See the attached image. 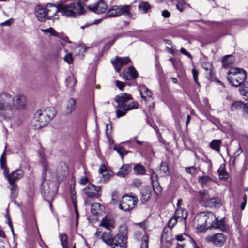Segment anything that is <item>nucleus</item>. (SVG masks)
Wrapping results in <instances>:
<instances>
[{
	"instance_id": "1",
	"label": "nucleus",
	"mask_w": 248,
	"mask_h": 248,
	"mask_svg": "<svg viewBox=\"0 0 248 248\" xmlns=\"http://www.w3.org/2000/svg\"><path fill=\"white\" fill-rule=\"evenodd\" d=\"M101 239L106 244L113 246V248H126L127 238L124 234L119 233L113 237L111 230L108 229L103 232Z\"/></svg>"
},
{
	"instance_id": "2",
	"label": "nucleus",
	"mask_w": 248,
	"mask_h": 248,
	"mask_svg": "<svg viewBox=\"0 0 248 248\" xmlns=\"http://www.w3.org/2000/svg\"><path fill=\"white\" fill-rule=\"evenodd\" d=\"M13 98L7 93L0 95V117L10 119L13 117Z\"/></svg>"
},
{
	"instance_id": "3",
	"label": "nucleus",
	"mask_w": 248,
	"mask_h": 248,
	"mask_svg": "<svg viewBox=\"0 0 248 248\" xmlns=\"http://www.w3.org/2000/svg\"><path fill=\"white\" fill-rule=\"evenodd\" d=\"M7 148V144L6 143L4 150L0 158V167L3 169V174L7 179L9 183H15V182L19 180L24 176L23 171L21 170L17 169L12 171L10 174L8 173L9 170L6 165V159L5 155Z\"/></svg>"
},
{
	"instance_id": "4",
	"label": "nucleus",
	"mask_w": 248,
	"mask_h": 248,
	"mask_svg": "<svg viewBox=\"0 0 248 248\" xmlns=\"http://www.w3.org/2000/svg\"><path fill=\"white\" fill-rule=\"evenodd\" d=\"M247 78L246 72L241 69L232 67L227 73V78L229 83L233 86L241 85Z\"/></svg>"
},
{
	"instance_id": "5",
	"label": "nucleus",
	"mask_w": 248,
	"mask_h": 248,
	"mask_svg": "<svg viewBox=\"0 0 248 248\" xmlns=\"http://www.w3.org/2000/svg\"><path fill=\"white\" fill-rule=\"evenodd\" d=\"M63 2L62 0L58 1V5L60 6V12L63 16L76 17L82 14L75 3L63 5Z\"/></svg>"
},
{
	"instance_id": "6",
	"label": "nucleus",
	"mask_w": 248,
	"mask_h": 248,
	"mask_svg": "<svg viewBox=\"0 0 248 248\" xmlns=\"http://www.w3.org/2000/svg\"><path fill=\"white\" fill-rule=\"evenodd\" d=\"M137 201L138 199L136 197L124 195L120 201L119 207L122 211H128L133 208L137 203Z\"/></svg>"
},
{
	"instance_id": "7",
	"label": "nucleus",
	"mask_w": 248,
	"mask_h": 248,
	"mask_svg": "<svg viewBox=\"0 0 248 248\" xmlns=\"http://www.w3.org/2000/svg\"><path fill=\"white\" fill-rule=\"evenodd\" d=\"M205 240L207 242L213 243L216 246L221 247L226 241V236L222 233H217L207 235Z\"/></svg>"
},
{
	"instance_id": "8",
	"label": "nucleus",
	"mask_w": 248,
	"mask_h": 248,
	"mask_svg": "<svg viewBox=\"0 0 248 248\" xmlns=\"http://www.w3.org/2000/svg\"><path fill=\"white\" fill-rule=\"evenodd\" d=\"M135 226V232H134L135 238L140 241L144 239L145 236H148L146 233V229L147 225L146 224V221L140 222V223H136Z\"/></svg>"
},
{
	"instance_id": "9",
	"label": "nucleus",
	"mask_w": 248,
	"mask_h": 248,
	"mask_svg": "<svg viewBox=\"0 0 248 248\" xmlns=\"http://www.w3.org/2000/svg\"><path fill=\"white\" fill-rule=\"evenodd\" d=\"M27 101L25 95L18 94L13 98V106L16 109L24 110L27 107Z\"/></svg>"
},
{
	"instance_id": "10",
	"label": "nucleus",
	"mask_w": 248,
	"mask_h": 248,
	"mask_svg": "<svg viewBox=\"0 0 248 248\" xmlns=\"http://www.w3.org/2000/svg\"><path fill=\"white\" fill-rule=\"evenodd\" d=\"M139 103L136 101L128 102L121 109L116 110V115L118 118L124 116L128 111L139 108Z\"/></svg>"
},
{
	"instance_id": "11",
	"label": "nucleus",
	"mask_w": 248,
	"mask_h": 248,
	"mask_svg": "<svg viewBox=\"0 0 248 248\" xmlns=\"http://www.w3.org/2000/svg\"><path fill=\"white\" fill-rule=\"evenodd\" d=\"M89 9L97 14L104 13L107 9V5L103 0H99L98 2L88 6Z\"/></svg>"
},
{
	"instance_id": "12",
	"label": "nucleus",
	"mask_w": 248,
	"mask_h": 248,
	"mask_svg": "<svg viewBox=\"0 0 248 248\" xmlns=\"http://www.w3.org/2000/svg\"><path fill=\"white\" fill-rule=\"evenodd\" d=\"M100 189L99 186L90 184L84 188L83 191L85 194L89 197H98L100 195Z\"/></svg>"
},
{
	"instance_id": "13",
	"label": "nucleus",
	"mask_w": 248,
	"mask_h": 248,
	"mask_svg": "<svg viewBox=\"0 0 248 248\" xmlns=\"http://www.w3.org/2000/svg\"><path fill=\"white\" fill-rule=\"evenodd\" d=\"M132 100L131 95L126 93H122L116 96L115 101L117 103V107L120 109H122L126 104Z\"/></svg>"
},
{
	"instance_id": "14",
	"label": "nucleus",
	"mask_w": 248,
	"mask_h": 248,
	"mask_svg": "<svg viewBox=\"0 0 248 248\" xmlns=\"http://www.w3.org/2000/svg\"><path fill=\"white\" fill-rule=\"evenodd\" d=\"M117 72H119L122 66L131 62L128 57H120L117 56L115 59L111 62Z\"/></svg>"
},
{
	"instance_id": "15",
	"label": "nucleus",
	"mask_w": 248,
	"mask_h": 248,
	"mask_svg": "<svg viewBox=\"0 0 248 248\" xmlns=\"http://www.w3.org/2000/svg\"><path fill=\"white\" fill-rule=\"evenodd\" d=\"M46 15L47 16V19H51L57 14L58 12H60V6L58 5V2L56 4L52 3H48L46 6Z\"/></svg>"
},
{
	"instance_id": "16",
	"label": "nucleus",
	"mask_w": 248,
	"mask_h": 248,
	"mask_svg": "<svg viewBox=\"0 0 248 248\" xmlns=\"http://www.w3.org/2000/svg\"><path fill=\"white\" fill-rule=\"evenodd\" d=\"M124 76L127 80H133L138 76V72L133 66H129L123 71Z\"/></svg>"
},
{
	"instance_id": "17",
	"label": "nucleus",
	"mask_w": 248,
	"mask_h": 248,
	"mask_svg": "<svg viewBox=\"0 0 248 248\" xmlns=\"http://www.w3.org/2000/svg\"><path fill=\"white\" fill-rule=\"evenodd\" d=\"M206 219L204 218L203 212L200 213L197 216V229L198 231L202 232L207 229L206 227Z\"/></svg>"
},
{
	"instance_id": "18",
	"label": "nucleus",
	"mask_w": 248,
	"mask_h": 248,
	"mask_svg": "<svg viewBox=\"0 0 248 248\" xmlns=\"http://www.w3.org/2000/svg\"><path fill=\"white\" fill-rule=\"evenodd\" d=\"M139 91L142 99L144 101H148L152 98V91L145 85H140L139 87Z\"/></svg>"
},
{
	"instance_id": "19",
	"label": "nucleus",
	"mask_w": 248,
	"mask_h": 248,
	"mask_svg": "<svg viewBox=\"0 0 248 248\" xmlns=\"http://www.w3.org/2000/svg\"><path fill=\"white\" fill-rule=\"evenodd\" d=\"M35 14L37 18L40 21H44L47 19L48 15H46V9L40 5L36 6Z\"/></svg>"
},
{
	"instance_id": "20",
	"label": "nucleus",
	"mask_w": 248,
	"mask_h": 248,
	"mask_svg": "<svg viewBox=\"0 0 248 248\" xmlns=\"http://www.w3.org/2000/svg\"><path fill=\"white\" fill-rule=\"evenodd\" d=\"M46 120V118L43 110H38L34 114L32 123L35 124H48L47 122H45Z\"/></svg>"
},
{
	"instance_id": "21",
	"label": "nucleus",
	"mask_w": 248,
	"mask_h": 248,
	"mask_svg": "<svg viewBox=\"0 0 248 248\" xmlns=\"http://www.w3.org/2000/svg\"><path fill=\"white\" fill-rule=\"evenodd\" d=\"M119 11L120 16L123 15L129 18L133 16L131 5H119Z\"/></svg>"
},
{
	"instance_id": "22",
	"label": "nucleus",
	"mask_w": 248,
	"mask_h": 248,
	"mask_svg": "<svg viewBox=\"0 0 248 248\" xmlns=\"http://www.w3.org/2000/svg\"><path fill=\"white\" fill-rule=\"evenodd\" d=\"M174 216L178 220H179V221H183L186 225V219L187 217V213L186 210L181 207H178L175 211Z\"/></svg>"
},
{
	"instance_id": "23",
	"label": "nucleus",
	"mask_w": 248,
	"mask_h": 248,
	"mask_svg": "<svg viewBox=\"0 0 248 248\" xmlns=\"http://www.w3.org/2000/svg\"><path fill=\"white\" fill-rule=\"evenodd\" d=\"M196 196L200 203H202L203 206L210 197L208 191L202 190L197 192Z\"/></svg>"
},
{
	"instance_id": "24",
	"label": "nucleus",
	"mask_w": 248,
	"mask_h": 248,
	"mask_svg": "<svg viewBox=\"0 0 248 248\" xmlns=\"http://www.w3.org/2000/svg\"><path fill=\"white\" fill-rule=\"evenodd\" d=\"M114 220L110 216H105L101 220L100 225L104 227L107 230H111L114 227Z\"/></svg>"
},
{
	"instance_id": "25",
	"label": "nucleus",
	"mask_w": 248,
	"mask_h": 248,
	"mask_svg": "<svg viewBox=\"0 0 248 248\" xmlns=\"http://www.w3.org/2000/svg\"><path fill=\"white\" fill-rule=\"evenodd\" d=\"M151 195V190L149 186H145L142 188L141 191V202L145 203L150 199Z\"/></svg>"
},
{
	"instance_id": "26",
	"label": "nucleus",
	"mask_w": 248,
	"mask_h": 248,
	"mask_svg": "<svg viewBox=\"0 0 248 248\" xmlns=\"http://www.w3.org/2000/svg\"><path fill=\"white\" fill-rule=\"evenodd\" d=\"M46 120L45 122L49 123L56 114V110L53 107H48L43 110Z\"/></svg>"
},
{
	"instance_id": "27",
	"label": "nucleus",
	"mask_w": 248,
	"mask_h": 248,
	"mask_svg": "<svg viewBox=\"0 0 248 248\" xmlns=\"http://www.w3.org/2000/svg\"><path fill=\"white\" fill-rule=\"evenodd\" d=\"M132 170L130 164H126L123 165L117 173V175L120 177H124L128 175Z\"/></svg>"
},
{
	"instance_id": "28",
	"label": "nucleus",
	"mask_w": 248,
	"mask_h": 248,
	"mask_svg": "<svg viewBox=\"0 0 248 248\" xmlns=\"http://www.w3.org/2000/svg\"><path fill=\"white\" fill-rule=\"evenodd\" d=\"M205 220H206V223L207 224V228H211L212 225L213 224L215 221L216 220V217L214 214L211 212H203Z\"/></svg>"
},
{
	"instance_id": "29",
	"label": "nucleus",
	"mask_w": 248,
	"mask_h": 248,
	"mask_svg": "<svg viewBox=\"0 0 248 248\" xmlns=\"http://www.w3.org/2000/svg\"><path fill=\"white\" fill-rule=\"evenodd\" d=\"M119 11V5H113L108 11L106 16L107 17L120 16Z\"/></svg>"
},
{
	"instance_id": "30",
	"label": "nucleus",
	"mask_w": 248,
	"mask_h": 248,
	"mask_svg": "<svg viewBox=\"0 0 248 248\" xmlns=\"http://www.w3.org/2000/svg\"><path fill=\"white\" fill-rule=\"evenodd\" d=\"M211 228L218 229L222 231H226L228 230V227L223 220H218L216 218V220L212 224Z\"/></svg>"
},
{
	"instance_id": "31",
	"label": "nucleus",
	"mask_w": 248,
	"mask_h": 248,
	"mask_svg": "<svg viewBox=\"0 0 248 248\" xmlns=\"http://www.w3.org/2000/svg\"><path fill=\"white\" fill-rule=\"evenodd\" d=\"M220 203V199L217 197H212L208 198L204 204L205 207H213L217 206Z\"/></svg>"
},
{
	"instance_id": "32",
	"label": "nucleus",
	"mask_w": 248,
	"mask_h": 248,
	"mask_svg": "<svg viewBox=\"0 0 248 248\" xmlns=\"http://www.w3.org/2000/svg\"><path fill=\"white\" fill-rule=\"evenodd\" d=\"M158 173L161 177L168 176L169 174V170L168 166L166 162H162L158 170Z\"/></svg>"
},
{
	"instance_id": "33",
	"label": "nucleus",
	"mask_w": 248,
	"mask_h": 248,
	"mask_svg": "<svg viewBox=\"0 0 248 248\" xmlns=\"http://www.w3.org/2000/svg\"><path fill=\"white\" fill-rule=\"evenodd\" d=\"M217 172L220 180H226L228 178V174L225 170V165L224 164H222L218 169L217 170Z\"/></svg>"
},
{
	"instance_id": "34",
	"label": "nucleus",
	"mask_w": 248,
	"mask_h": 248,
	"mask_svg": "<svg viewBox=\"0 0 248 248\" xmlns=\"http://www.w3.org/2000/svg\"><path fill=\"white\" fill-rule=\"evenodd\" d=\"M76 101L73 98H70L68 100L67 106L65 109V113L66 114H71L75 109Z\"/></svg>"
},
{
	"instance_id": "35",
	"label": "nucleus",
	"mask_w": 248,
	"mask_h": 248,
	"mask_svg": "<svg viewBox=\"0 0 248 248\" xmlns=\"http://www.w3.org/2000/svg\"><path fill=\"white\" fill-rule=\"evenodd\" d=\"M134 173L137 175H144L146 174L145 168L140 164H136L133 168Z\"/></svg>"
},
{
	"instance_id": "36",
	"label": "nucleus",
	"mask_w": 248,
	"mask_h": 248,
	"mask_svg": "<svg viewBox=\"0 0 248 248\" xmlns=\"http://www.w3.org/2000/svg\"><path fill=\"white\" fill-rule=\"evenodd\" d=\"M234 58L231 55L224 56L222 59V65L225 68L229 67L233 62Z\"/></svg>"
},
{
	"instance_id": "37",
	"label": "nucleus",
	"mask_w": 248,
	"mask_h": 248,
	"mask_svg": "<svg viewBox=\"0 0 248 248\" xmlns=\"http://www.w3.org/2000/svg\"><path fill=\"white\" fill-rule=\"evenodd\" d=\"M103 206L99 203H94L91 205V212L94 215H97L102 210Z\"/></svg>"
},
{
	"instance_id": "38",
	"label": "nucleus",
	"mask_w": 248,
	"mask_h": 248,
	"mask_svg": "<svg viewBox=\"0 0 248 248\" xmlns=\"http://www.w3.org/2000/svg\"><path fill=\"white\" fill-rule=\"evenodd\" d=\"M151 8V5L146 1H142L140 3L138 6V9L142 13H146L148 10Z\"/></svg>"
},
{
	"instance_id": "39",
	"label": "nucleus",
	"mask_w": 248,
	"mask_h": 248,
	"mask_svg": "<svg viewBox=\"0 0 248 248\" xmlns=\"http://www.w3.org/2000/svg\"><path fill=\"white\" fill-rule=\"evenodd\" d=\"M221 142V140H214L210 142V147L218 152L220 151V145Z\"/></svg>"
},
{
	"instance_id": "40",
	"label": "nucleus",
	"mask_w": 248,
	"mask_h": 248,
	"mask_svg": "<svg viewBox=\"0 0 248 248\" xmlns=\"http://www.w3.org/2000/svg\"><path fill=\"white\" fill-rule=\"evenodd\" d=\"M239 92L245 99L248 100V82L245 83L244 85L240 88Z\"/></svg>"
},
{
	"instance_id": "41",
	"label": "nucleus",
	"mask_w": 248,
	"mask_h": 248,
	"mask_svg": "<svg viewBox=\"0 0 248 248\" xmlns=\"http://www.w3.org/2000/svg\"><path fill=\"white\" fill-rule=\"evenodd\" d=\"M113 149L119 153L122 159L124 158V155L126 154L128 152V151H126L123 147L119 145H114Z\"/></svg>"
},
{
	"instance_id": "42",
	"label": "nucleus",
	"mask_w": 248,
	"mask_h": 248,
	"mask_svg": "<svg viewBox=\"0 0 248 248\" xmlns=\"http://www.w3.org/2000/svg\"><path fill=\"white\" fill-rule=\"evenodd\" d=\"M202 67L207 72V74L209 75L210 77H212V65L211 63L207 62H203L202 64Z\"/></svg>"
},
{
	"instance_id": "43",
	"label": "nucleus",
	"mask_w": 248,
	"mask_h": 248,
	"mask_svg": "<svg viewBox=\"0 0 248 248\" xmlns=\"http://www.w3.org/2000/svg\"><path fill=\"white\" fill-rule=\"evenodd\" d=\"M87 1L88 0H78L77 3V6L78 8V9L79 10L82 14L85 12L84 6Z\"/></svg>"
},
{
	"instance_id": "44",
	"label": "nucleus",
	"mask_w": 248,
	"mask_h": 248,
	"mask_svg": "<svg viewBox=\"0 0 248 248\" xmlns=\"http://www.w3.org/2000/svg\"><path fill=\"white\" fill-rule=\"evenodd\" d=\"M199 182L202 187H204L208 182L211 181V179L208 176L199 177Z\"/></svg>"
},
{
	"instance_id": "45",
	"label": "nucleus",
	"mask_w": 248,
	"mask_h": 248,
	"mask_svg": "<svg viewBox=\"0 0 248 248\" xmlns=\"http://www.w3.org/2000/svg\"><path fill=\"white\" fill-rule=\"evenodd\" d=\"M66 86L73 87L77 83V80L74 76H70L66 79Z\"/></svg>"
},
{
	"instance_id": "46",
	"label": "nucleus",
	"mask_w": 248,
	"mask_h": 248,
	"mask_svg": "<svg viewBox=\"0 0 248 248\" xmlns=\"http://www.w3.org/2000/svg\"><path fill=\"white\" fill-rule=\"evenodd\" d=\"M60 239L61 244L63 248H68L67 247V236L65 234H60Z\"/></svg>"
},
{
	"instance_id": "47",
	"label": "nucleus",
	"mask_w": 248,
	"mask_h": 248,
	"mask_svg": "<svg viewBox=\"0 0 248 248\" xmlns=\"http://www.w3.org/2000/svg\"><path fill=\"white\" fill-rule=\"evenodd\" d=\"M152 185L154 192L157 195L160 194L162 191V188L158 183H155Z\"/></svg>"
},
{
	"instance_id": "48",
	"label": "nucleus",
	"mask_w": 248,
	"mask_h": 248,
	"mask_svg": "<svg viewBox=\"0 0 248 248\" xmlns=\"http://www.w3.org/2000/svg\"><path fill=\"white\" fill-rule=\"evenodd\" d=\"M64 61L68 64H71L73 62V55L71 53H67L63 58Z\"/></svg>"
},
{
	"instance_id": "49",
	"label": "nucleus",
	"mask_w": 248,
	"mask_h": 248,
	"mask_svg": "<svg viewBox=\"0 0 248 248\" xmlns=\"http://www.w3.org/2000/svg\"><path fill=\"white\" fill-rule=\"evenodd\" d=\"M178 221V219L176 218L174 216H172L169 220L168 222V227L171 229L177 223Z\"/></svg>"
},
{
	"instance_id": "50",
	"label": "nucleus",
	"mask_w": 248,
	"mask_h": 248,
	"mask_svg": "<svg viewBox=\"0 0 248 248\" xmlns=\"http://www.w3.org/2000/svg\"><path fill=\"white\" fill-rule=\"evenodd\" d=\"M142 184V181L140 179H135L131 183V186L135 187H140Z\"/></svg>"
},
{
	"instance_id": "51",
	"label": "nucleus",
	"mask_w": 248,
	"mask_h": 248,
	"mask_svg": "<svg viewBox=\"0 0 248 248\" xmlns=\"http://www.w3.org/2000/svg\"><path fill=\"white\" fill-rule=\"evenodd\" d=\"M140 248H148L149 238L148 236H145L144 239L142 240Z\"/></svg>"
},
{
	"instance_id": "52",
	"label": "nucleus",
	"mask_w": 248,
	"mask_h": 248,
	"mask_svg": "<svg viewBox=\"0 0 248 248\" xmlns=\"http://www.w3.org/2000/svg\"><path fill=\"white\" fill-rule=\"evenodd\" d=\"M9 184L11 186L10 189H11V194L12 195H15V194H17V190H18L17 186L16 184H15V183H9Z\"/></svg>"
},
{
	"instance_id": "53",
	"label": "nucleus",
	"mask_w": 248,
	"mask_h": 248,
	"mask_svg": "<svg viewBox=\"0 0 248 248\" xmlns=\"http://www.w3.org/2000/svg\"><path fill=\"white\" fill-rule=\"evenodd\" d=\"M43 31L45 32H49L54 36L59 37L58 33L56 32L52 28H49V29L44 30Z\"/></svg>"
},
{
	"instance_id": "54",
	"label": "nucleus",
	"mask_w": 248,
	"mask_h": 248,
	"mask_svg": "<svg viewBox=\"0 0 248 248\" xmlns=\"http://www.w3.org/2000/svg\"><path fill=\"white\" fill-rule=\"evenodd\" d=\"M102 177L104 178L105 181H108L111 176V172L108 170L105 171L102 174Z\"/></svg>"
},
{
	"instance_id": "55",
	"label": "nucleus",
	"mask_w": 248,
	"mask_h": 248,
	"mask_svg": "<svg viewBox=\"0 0 248 248\" xmlns=\"http://www.w3.org/2000/svg\"><path fill=\"white\" fill-rule=\"evenodd\" d=\"M192 75H193V79H194V81L197 84H199V83L198 82V71L196 69L194 68V69H192Z\"/></svg>"
},
{
	"instance_id": "56",
	"label": "nucleus",
	"mask_w": 248,
	"mask_h": 248,
	"mask_svg": "<svg viewBox=\"0 0 248 248\" xmlns=\"http://www.w3.org/2000/svg\"><path fill=\"white\" fill-rule=\"evenodd\" d=\"M185 170L187 173L193 175L196 172V169L194 167L191 166L186 168Z\"/></svg>"
},
{
	"instance_id": "57",
	"label": "nucleus",
	"mask_w": 248,
	"mask_h": 248,
	"mask_svg": "<svg viewBox=\"0 0 248 248\" xmlns=\"http://www.w3.org/2000/svg\"><path fill=\"white\" fill-rule=\"evenodd\" d=\"M243 105V104L240 102H235L233 104H232L231 107V109L232 110H234L235 109L239 107H241Z\"/></svg>"
},
{
	"instance_id": "58",
	"label": "nucleus",
	"mask_w": 248,
	"mask_h": 248,
	"mask_svg": "<svg viewBox=\"0 0 248 248\" xmlns=\"http://www.w3.org/2000/svg\"><path fill=\"white\" fill-rule=\"evenodd\" d=\"M180 51L182 54H183L184 55L187 56L190 59H191L192 58V55L188 52H187L185 48H181L180 49Z\"/></svg>"
},
{
	"instance_id": "59",
	"label": "nucleus",
	"mask_w": 248,
	"mask_h": 248,
	"mask_svg": "<svg viewBox=\"0 0 248 248\" xmlns=\"http://www.w3.org/2000/svg\"><path fill=\"white\" fill-rule=\"evenodd\" d=\"M151 180L152 185L155 184V183H158L157 175L155 173L153 172L151 175Z\"/></svg>"
},
{
	"instance_id": "60",
	"label": "nucleus",
	"mask_w": 248,
	"mask_h": 248,
	"mask_svg": "<svg viewBox=\"0 0 248 248\" xmlns=\"http://www.w3.org/2000/svg\"><path fill=\"white\" fill-rule=\"evenodd\" d=\"M116 85L121 91L123 90V89L125 86V84L123 82L118 80L116 81Z\"/></svg>"
},
{
	"instance_id": "61",
	"label": "nucleus",
	"mask_w": 248,
	"mask_h": 248,
	"mask_svg": "<svg viewBox=\"0 0 248 248\" xmlns=\"http://www.w3.org/2000/svg\"><path fill=\"white\" fill-rule=\"evenodd\" d=\"M162 16L164 18H168L170 16V14L168 10H164L162 11Z\"/></svg>"
},
{
	"instance_id": "62",
	"label": "nucleus",
	"mask_w": 248,
	"mask_h": 248,
	"mask_svg": "<svg viewBox=\"0 0 248 248\" xmlns=\"http://www.w3.org/2000/svg\"><path fill=\"white\" fill-rule=\"evenodd\" d=\"M107 168H106V166L104 164H101L100 167V168L99 169V172L100 174H102L105 171H107Z\"/></svg>"
},
{
	"instance_id": "63",
	"label": "nucleus",
	"mask_w": 248,
	"mask_h": 248,
	"mask_svg": "<svg viewBox=\"0 0 248 248\" xmlns=\"http://www.w3.org/2000/svg\"><path fill=\"white\" fill-rule=\"evenodd\" d=\"M42 166L44 169L45 172H46L47 170L48 163L45 160H43L42 162Z\"/></svg>"
},
{
	"instance_id": "64",
	"label": "nucleus",
	"mask_w": 248,
	"mask_h": 248,
	"mask_svg": "<svg viewBox=\"0 0 248 248\" xmlns=\"http://www.w3.org/2000/svg\"><path fill=\"white\" fill-rule=\"evenodd\" d=\"M117 198H118V194L116 192H113L112 193V197L111 199L113 201V203H115L116 201H117Z\"/></svg>"
}]
</instances>
